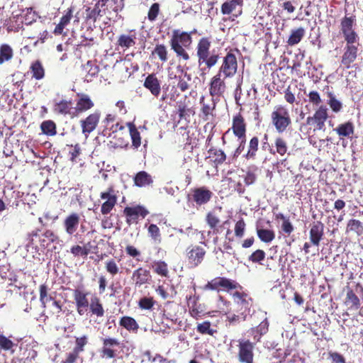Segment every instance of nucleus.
Listing matches in <instances>:
<instances>
[{"mask_svg": "<svg viewBox=\"0 0 363 363\" xmlns=\"http://www.w3.org/2000/svg\"><path fill=\"white\" fill-rule=\"evenodd\" d=\"M78 99L76 101V106L72 111V117L78 116L79 114L84 113L94 106V103L90 96L86 94H77Z\"/></svg>", "mask_w": 363, "mask_h": 363, "instance_id": "obj_20", "label": "nucleus"}, {"mask_svg": "<svg viewBox=\"0 0 363 363\" xmlns=\"http://www.w3.org/2000/svg\"><path fill=\"white\" fill-rule=\"evenodd\" d=\"M179 306L173 302L168 301L165 303L164 308L163 310V316L167 319L177 323L179 320L178 311Z\"/></svg>", "mask_w": 363, "mask_h": 363, "instance_id": "obj_31", "label": "nucleus"}, {"mask_svg": "<svg viewBox=\"0 0 363 363\" xmlns=\"http://www.w3.org/2000/svg\"><path fill=\"white\" fill-rule=\"evenodd\" d=\"M259 140L257 136H253L249 141L247 146V151L244 155V157L249 160H255L257 157V152L259 150Z\"/></svg>", "mask_w": 363, "mask_h": 363, "instance_id": "obj_35", "label": "nucleus"}, {"mask_svg": "<svg viewBox=\"0 0 363 363\" xmlns=\"http://www.w3.org/2000/svg\"><path fill=\"white\" fill-rule=\"evenodd\" d=\"M204 99V96H201L200 99V104H201V111L202 113V118L205 121H208L210 116H213V111L216 109V101L215 99L212 97L211 103H205Z\"/></svg>", "mask_w": 363, "mask_h": 363, "instance_id": "obj_34", "label": "nucleus"}, {"mask_svg": "<svg viewBox=\"0 0 363 363\" xmlns=\"http://www.w3.org/2000/svg\"><path fill=\"white\" fill-rule=\"evenodd\" d=\"M328 101L327 104L334 113H340L343 108L342 103L336 98L335 94L333 91H327Z\"/></svg>", "mask_w": 363, "mask_h": 363, "instance_id": "obj_38", "label": "nucleus"}, {"mask_svg": "<svg viewBox=\"0 0 363 363\" xmlns=\"http://www.w3.org/2000/svg\"><path fill=\"white\" fill-rule=\"evenodd\" d=\"M255 342H250L249 340H238V360L241 363H247L254 359V348Z\"/></svg>", "mask_w": 363, "mask_h": 363, "instance_id": "obj_15", "label": "nucleus"}, {"mask_svg": "<svg viewBox=\"0 0 363 363\" xmlns=\"http://www.w3.org/2000/svg\"><path fill=\"white\" fill-rule=\"evenodd\" d=\"M234 52H239L238 48L230 49L223 57L222 64L218 71L224 78H231L235 76L238 71V63Z\"/></svg>", "mask_w": 363, "mask_h": 363, "instance_id": "obj_9", "label": "nucleus"}, {"mask_svg": "<svg viewBox=\"0 0 363 363\" xmlns=\"http://www.w3.org/2000/svg\"><path fill=\"white\" fill-rule=\"evenodd\" d=\"M134 184L138 187H143L152 184L153 180L150 174L145 171L138 172L133 178Z\"/></svg>", "mask_w": 363, "mask_h": 363, "instance_id": "obj_36", "label": "nucleus"}, {"mask_svg": "<svg viewBox=\"0 0 363 363\" xmlns=\"http://www.w3.org/2000/svg\"><path fill=\"white\" fill-rule=\"evenodd\" d=\"M143 86L148 89L150 93L157 97L161 91L160 82L155 74H150L145 78Z\"/></svg>", "mask_w": 363, "mask_h": 363, "instance_id": "obj_30", "label": "nucleus"}, {"mask_svg": "<svg viewBox=\"0 0 363 363\" xmlns=\"http://www.w3.org/2000/svg\"><path fill=\"white\" fill-rule=\"evenodd\" d=\"M324 224L320 221L313 222L309 231V238L311 242L315 246L320 245V242L324 236Z\"/></svg>", "mask_w": 363, "mask_h": 363, "instance_id": "obj_26", "label": "nucleus"}, {"mask_svg": "<svg viewBox=\"0 0 363 363\" xmlns=\"http://www.w3.org/2000/svg\"><path fill=\"white\" fill-rule=\"evenodd\" d=\"M272 123L279 133L285 132L291 124L289 110L282 105L276 106L271 113Z\"/></svg>", "mask_w": 363, "mask_h": 363, "instance_id": "obj_5", "label": "nucleus"}, {"mask_svg": "<svg viewBox=\"0 0 363 363\" xmlns=\"http://www.w3.org/2000/svg\"><path fill=\"white\" fill-rule=\"evenodd\" d=\"M246 224L242 218L238 220L235 225V235L238 238H242L245 233Z\"/></svg>", "mask_w": 363, "mask_h": 363, "instance_id": "obj_63", "label": "nucleus"}, {"mask_svg": "<svg viewBox=\"0 0 363 363\" xmlns=\"http://www.w3.org/2000/svg\"><path fill=\"white\" fill-rule=\"evenodd\" d=\"M274 155L279 154L280 156H284L287 152L289 147L286 140L281 136L277 137L274 142Z\"/></svg>", "mask_w": 363, "mask_h": 363, "instance_id": "obj_45", "label": "nucleus"}, {"mask_svg": "<svg viewBox=\"0 0 363 363\" xmlns=\"http://www.w3.org/2000/svg\"><path fill=\"white\" fill-rule=\"evenodd\" d=\"M137 33L135 30H130L128 33L121 34L117 40L116 45L123 51L127 50L136 44Z\"/></svg>", "mask_w": 363, "mask_h": 363, "instance_id": "obj_23", "label": "nucleus"}, {"mask_svg": "<svg viewBox=\"0 0 363 363\" xmlns=\"http://www.w3.org/2000/svg\"><path fill=\"white\" fill-rule=\"evenodd\" d=\"M206 246L204 242H200L199 244H191L186 248L184 256L191 268H196L203 262L206 255L204 247Z\"/></svg>", "mask_w": 363, "mask_h": 363, "instance_id": "obj_7", "label": "nucleus"}, {"mask_svg": "<svg viewBox=\"0 0 363 363\" xmlns=\"http://www.w3.org/2000/svg\"><path fill=\"white\" fill-rule=\"evenodd\" d=\"M48 286L45 284H41L39 286L40 301L43 307L46 306L48 301H52L55 298L50 294H48Z\"/></svg>", "mask_w": 363, "mask_h": 363, "instance_id": "obj_56", "label": "nucleus"}, {"mask_svg": "<svg viewBox=\"0 0 363 363\" xmlns=\"http://www.w3.org/2000/svg\"><path fill=\"white\" fill-rule=\"evenodd\" d=\"M231 129L235 136L238 139L246 138L247 123L245 118L240 113L233 116Z\"/></svg>", "mask_w": 363, "mask_h": 363, "instance_id": "obj_21", "label": "nucleus"}, {"mask_svg": "<svg viewBox=\"0 0 363 363\" xmlns=\"http://www.w3.org/2000/svg\"><path fill=\"white\" fill-rule=\"evenodd\" d=\"M213 196V193L207 186H202L192 188L186 195L189 204L199 209L208 203Z\"/></svg>", "mask_w": 363, "mask_h": 363, "instance_id": "obj_4", "label": "nucleus"}, {"mask_svg": "<svg viewBox=\"0 0 363 363\" xmlns=\"http://www.w3.org/2000/svg\"><path fill=\"white\" fill-rule=\"evenodd\" d=\"M87 292H84L79 289H76L73 291V298L75 303L77 312L79 315H84L87 310L89 305Z\"/></svg>", "mask_w": 363, "mask_h": 363, "instance_id": "obj_19", "label": "nucleus"}, {"mask_svg": "<svg viewBox=\"0 0 363 363\" xmlns=\"http://www.w3.org/2000/svg\"><path fill=\"white\" fill-rule=\"evenodd\" d=\"M105 269L113 277L120 272V269L113 259H108L105 262Z\"/></svg>", "mask_w": 363, "mask_h": 363, "instance_id": "obj_60", "label": "nucleus"}, {"mask_svg": "<svg viewBox=\"0 0 363 363\" xmlns=\"http://www.w3.org/2000/svg\"><path fill=\"white\" fill-rule=\"evenodd\" d=\"M329 109L325 104L319 106L312 116L306 118V125L313 128V131L325 130V122L329 118Z\"/></svg>", "mask_w": 363, "mask_h": 363, "instance_id": "obj_8", "label": "nucleus"}, {"mask_svg": "<svg viewBox=\"0 0 363 363\" xmlns=\"http://www.w3.org/2000/svg\"><path fill=\"white\" fill-rule=\"evenodd\" d=\"M16 346H17L16 343L0 331V351H10L11 353H13V347Z\"/></svg>", "mask_w": 363, "mask_h": 363, "instance_id": "obj_50", "label": "nucleus"}, {"mask_svg": "<svg viewBox=\"0 0 363 363\" xmlns=\"http://www.w3.org/2000/svg\"><path fill=\"white\" fill-rule=\"evenodd\" d=\"M308 101L317 108L320 106L323 102L320 94L317 91L313 90L308 94Z\"/></svg>", "mask_w": 363, "mask_h": 363, "instance_id": "obj_62", "label": "nucleus"}, {"mask_svg": "<svg viewBox=\"0 0 363 363\" xmlns=\"http://www.w3.org/2000/svg\"><path fill=\"white\" fill-rule=\"evenodd\" d=\"M151 55L152 56L157 55L162 62H165L168 60L167 48L164 44H157Z\"/></svg>", "mask_w": 363, "mask_h": 363, "instance_id": "obj_54", "label": "nucleus"}, {"mask_svg": "<svg viewBox=\"0 0 363 363\" xmlns=\"http://www.w3.org/2000/svg\"><path fill=\"white\" fill-rule=\"evenodd\" d=\"M13 52L8 44H2L0 46V65L12 59Z\"/></svg>", "mask_w": 363, "mask_h": 363, "instance_id": "obj_53", "label": "nucleus"}, {"mask_svg": "<svg viewBox=\"0 0 363 363\" xmlns=\"http://www.w3.org/2000/svg\"><path fill=\"white\" fill-rule=\"evenodd\" d=\"M196 30H194L187 33L179 30H173L169 44L177 57H180L185 61L190 59V56L184 48L190 47L192 43L191 34L196 33Z\"/></svg>", "mask_w": 363, "mask_h": 363, "instance_id": "obj_3", "label": "nucleus"}, {"mask_svg": "<svg viewBox=\"0 0 363 363\" xmlns=\"http://www.w3.org/2000/svg\"><path fill=\"white\" fill-rule=\"evenodd\" d=\"M147 232L150 236L155 241L160 242L161 240V234L160 230L158 226L155 224H150L148 226Z\"/></svg>", "mask_w": 363, "mask_h": 363, "instance_id": "obj_64", "label": "nucleus"}, {"mask_svg": "<svg viewBox=\"0 0 363 363\" xmlns=\"http://www.w3.org/2000/svg\"><path fill=\"white\" fill-rule=\"evenodd\" d=\"M84 67L86 72V77H89V80L96 77L99 72V67L96 65V62L89 60Z\"/></svg>", "mask_w": 363, "mask_h": 363, "instance_id": "obj_57", "label": "nucleus"}, {"mask_svg": "<svg viewBox=\"0 0 363 363\" xmlns=\"http://www.w3.org/2000/svg\"><path fill=\"white\" fill-rule=\"evenodd\" d=\"M73 6H70L65 11V13L60 18L59 23L55 26L53 30V33L55 35H60L63 33L64 29L69 24L73 18Z\"/></svg>", "mask_w": 363, "mask_h": 363, "instance_id": "obj_28", "label": "nucleus"}, {"mask_svg": "<svg viewBox=\"0 0 363 363\" xmlns=\"http://www.w3.org/2000/svg\"><path fill=\"white\" fill-rule=\"evenodd\" d=\"M42 238H40V246L41 249H46L50 243L55 242L58 237L51 230H46L43 234Z\"/></svg>", "mask_w": 363, "mask_h": 363, "instance_id": "obj_48", "label": "nucleus"}, {"mask_svg": "<svg viewBox=\"0 0 363 363\" xmlns=\"http://www.w3.org/2000/svg\"><path fill=\"white\" fill-rule=\"evenodd\" d=\"M206 222L209 228L213 230V233H218V225L220 223L219 217L213 211H209L206 216Z\"/></svg>", "mask_w": 363, "mask_h": 363, "instance_id": "obj_49", "label": "nucleus"}, {"mask_svg": "<svg viewBox=\"0 0 363 363\" xmlns=\"http://www.w3.org/2000/svg\"><path fill=\"white\" fill-rule=\"evenodd\" d=\"M110 2V0H93L89 6H84V11L77 12L74 23L78 24L82 20L85 28H96L97 20L111 13L108 9Z\"/></svg>", "mask_w": 363, "mask_h": 363, "instance_id": "obj_1", "label": "nucleus"}, {"mask_svg": "<svg viewBox=\"0 0 363 363\" xmlns=\"http://www.w3.org/2000/svg\"><path fill=\"white\" fill-rule=\"evenodd\" d=\"M357 16L354 14H345L340 22V32L345 42L359 41V34L356 30Z\"/></svg>", "mask_w": 363, "mask_h": 363, "instance_id": "obj_6", "label": "nucleus"}, {"mask_svg": "<svg viewBox=\"0 0 363 363\" xmlns=\"http://www.w3.org/2000/svg\"><path fill=\"white\" fill-rule=\"evenodd\" d=\"M211 40L209 37H203L198 41L196 45V57L199 67L203 65L208 69L214 67L220 58L219 50L211 51Z\"/></svg>", "mask_w": 363, "mask_h": 363, "instance_id": "obj_2", "label": "nucleus"}, {"mask_svg": "<svg viewBox=\"0 0 363 363\" xmlns=\"http://www.w3.org/2000/svg\"><path fill=\"white\" fill-rule=\"evenodd\" d=\"M208 153L209 157L212 158V161L216 167L223 164L226 160V155L220 149L211 147L209 149Z\"/></svg>", "mask_w": 363, "mask_h": 363, "instance_id": "obj_39", "label": "nucleus"}, {"mask_svg": "<svg viewBox=\"0 0 363 363\" xmlns=\"http://www.w3.org/2000/svg\"><path fill=\"white\" fill-rule=\"evenodd\" d=\"M269 321L265 318L257 326L249 330L250 335L252 337L255 344L260 341L262 337L269 331Z\"/></svg>", "mask_w": 363, "mask_h": 363, "instance_id": "obj_29", "label": "nucleus"}, {"mask_svg": "<svg viewBox=\"0 0 363 363\" xmlns=\"http://www.w3.org/2000/svg\"><path fill=\"white\" fill-rule=\"evenodd\" d=\"M241 287L240 285L235 280L228 279L226 277H218L210 281H208L204 285V290L219 291L223 290H233Z\"/></svg>", "mask_w": 363, "mask_h": 363, "instance_id": "obj_12", "label": "nucleus"}, {"mask_svg": "<svg viewBox=\"0 0 363 363\" xmlns=\"http://www.w3.org/2000/svg\"><path fill=\"white\" fill-rule=\"evenodd\" d=\"M188 302V307L190 315L198 320L205 315L203 310L202 309L201 305L198 303L199 297L195 294H190L186 296Z\"/></svg>", "mask_w": 363, "mask_h": 363, "instance_id": "obj_24", "label": "nucleus"}, {"mask_svg": "<svg viewBox=\"0 0 363 363\" xmlns=\"http://www.w3.org/2000/svg\"><path fill=\"white\" fill-rule=\"evenodd\" d=\"M346 233H354L358 236L362 235L363 233V224L357 219H350L347 223Z\"/></svg>", "mask_w": 363, "mask_h": 363, "instance_id": "obj_47", "label": "nucleus"}, {"mask_svg": "<svg viewBox=\"0 0 363 363\" xmlns=\"http://www.w3.org/2000/svg\"><path fill=\"white\" fill-rule=\"evenodd\" d=\"M305 29L302 27L294 29L287 40V44L289 46H294L299 43L305 35Z\"/></svg>", "mask_w": 363, "mask_h": 363, "instance_id": "obj_44", "label": "nucleus"}, {"mask_svg": "<svg viewBox=\"0 0 363 363\" xmlns=\"http://www.w3.org/2000/svg\"><path fill=\"white\" fill-rule=\"evenodd\" d=\"M126 125L129 129V133L132 140V146L134 148L138 149L141 145L140 133L133 122L127 123Z\"/></svg>", "mask_w": 363, "mask_h": 363, "instance_id": "obj_41", "label": "nucleus"}, {"mask_svg": "<svg viewBox=\"0 0 363 363\" xmlns=\"http://www.w3.org/2000/svg\"><path fill=\"white\" fill-rule=\"evenodd\" d=\"M223 75L217 72L211 79L209 83V94L213 97L219 98L223 96L226 90V84Z\"/></svg>", "mask_w": 363, "mask_h": 363, "instance_id": "obj_16", "label": "nucleus"}, {"mask_svg": "<svg viewBox=\"0 0 363 363\" xmlns=\"http://www.w3.org/2000/svg\"><path fill=\"white\" fill-rule=\"evenodd\" d=\"M334 130L341 138H350L354 133V125L352 121H348L339 124Z\"/></svg>", "mask_w": 363, "mask_h": 363, "instance_id": "obj_33", "label": "nucleus"}, {"mask_svg": "<svg viewBox=\"0 0 363 363\" xmlns=\"http://www.w3.org/2000/svg\"><path fill=\"white\" fill-rule=\"evenodd\" d=\"M101 117L99 111L89 114L86 118L80 121L82 133L87 136L94 131L98 125Z\"/></svg>", "mask_w": 363, "mask_h": 363, "instance_id": "obj_22", "label": "nucleus"}, {"mask_svg": "<svg viewBox=\"0 0 363 363\" xmlns=\"http://www.w3.org/2000/svg\"><path fill=\"white\" fill-rule=\"evenodd\" d=\"M32 77L36 80H40L45 77V71L40 60L34 61L30 66Z\"/></svg>", "mask_w": 363, "mask_h": 363, "instance_id": "obj_42", "label": "nucleus"}, {"mask_svg": "<svg viewBox=\"0 0 363 363\" xmlns=\"http://www.w3.org/2000/svg\"><path fill=\"white\" fill-rule=\"evenodd\" d=\"M131 278L135 286L140 287L143 284L149 283L151 275L149 270L143 267H139L133 271Z\"/></svg>", "mask_w": 363, "mask_h": 363, "instance_id": "obj_27", "label": "nucleus"}, {"mask_svg": "<svg viewBox=\"0 0 363 363\" xmlns=\"http://www.w3.org/2000/svg\"><path fill=\"white\" fill-rule=\"evenodd\" d=\"M346 289L347 294L345 303L349 306V309H358L360 306L359 298L351 288L347 286Z\"/></svg>", "mask_w": 363, "mask_h": 363, "instance_id": "obj_37", "label": "nucleus"}, {"mask_svg": "<svg viewBox=\"0 0 363 363\" xmlns=\"http://www.w3.org/2000/svg\"><path fill=\"white\" fill-rule=\"evenodd\" d=\"M70 252L74 257L82 256L86 257L90 253V250L86 245L80 246L79 245H75L72 246L70 248Z\"/></svg>", "mask_w": 363, "mask_h": 363, "instance_id": "obj_58", "label": "nucleus"}, {"mask_svg": "<svg viewBox=\"0 0 363 363\" xmlns=\"http://www.w3.org/2000/svg\"><path fill=\"white\" fill-rule=\"evenodd\" d=\"M191 81V76L186 72L184 73V77H179V82L177 83V88L181 91H186L189 88V82Z\"/></svg>", "mask_w": 363, "mask_h": 363, "instance_id": "obj_59", "label": "nucleus"}, {"mask_svg": "<svg viewBox=\"0 0 363 363\" xmlns=\"http://www.w3.org/2000/svg\"><path fill=\"white\" fill-rule=\"evenodd\" d=\"M119 325L129 332L136 333L139 328V325L136 320L130 316L125 315L121 318Z\"/></svg>", "mask_w": 363, "mask_h": 363, "instance_id": "obj_43", "label": "nucleus"}, {"mask_svg": "<svg viewBox=\"0 0 363 363\" xmlns=\"http://www.w3.org/2000/svg\"><path fill=\"white\" fill-rule=\"evenodd\" d=\"M257 235L259 240L264 242H271L275 238L274 230L257 228Z\"/></svg>", "mask_w": 363, "mask_h": 363, "instance_id": "obj_51", "label": "nucleus"}, {"mask_svg": "<svg viewBox=\"0 0 363 363\" xmlns=\"http://www.w3.org/2000/svg\"><path fill=\"white\" fill-rule=\"evenodd\" d=\"M56 124L51 120L44 121L40 125V129L45 135L54 136L57 134Z\"/></svg>", "mask_w": 363, "mask_h": 363, "instance_id": "obj_52", "label": "nucleus"}, {"mask_svg": "<svg viewBox=\"0 0 363 363\" xmlns=\"http://www.w3.org/2000/svg\"><path fill=\"white\" fill-rule=\"evenodd\" d=\"M118 191L113 185L109 186L105 191L100 193V198L105 201L101 204V213L102 215L110 213L118 201Z\"/></svg>", "mask_w": 363, "mask_h": 363, "instance_id": "obj_11", "label": "nucleus"}, {"mask_svg": "<svg viewBox=\"0 0 363 363\" xmlns=\"http://www.w3.org/2000/svg\"><path fill=\"white\" fill-rule=\"evenodd\" d=\"M244 0H225L221 4L220 12L223 15L232 14L238 17L242 13Z\"/></svg>", "mask_w": 363, "mask_h": 363, "instance_id": "obj_17", "label": "nucleus"}, {"mask_svg": "<svg viewBox=\"0 0 363 363\" xmlns=\"http://www.w3.org/2000/svg\"><path fill=\"white\" fill-rule=\"evenodd\" d=\"M233 297L235 298L238 311L244 315L249 313L252 305V298L246 293L239 291L235 292L233 294Z\"/></svg>", "mask_w": 363, "mask_h": 363, "instance_id": "obj_18", "label": "nucleus"}, {"mask_svg": "<svg viewBox=\"0 0 363 363\" xmlns=\"http://www.w3.org/2000/svg\"><path fill=\"white\" fill-rule=\"evenodd\" d=\"M72 101L62 100L54 106V111L62 115H70L72 116Z\"/></svg>", "mask_w": 363, "mask_h": 363, "instance_id": "obj_46", "label": "nucleus"}, {"mask_svg": "<svg viewBox=\"0 0 363 363\" xmlns=\"http://www.w3.org/2000/svg\"><path fill=\"white\" fill-rule=\"evenodd\" d=\"M152 269L157 275L165 278L169 277V267L167 263L164 261H154L152 264Z\"/></svg>", "mask_w": 363, "mask_h": 363, "instance_id": "obj_40", "label": "nucleus"}, {"mask_svg": "<svg viewBox=\"0 0 363 363\" xmlns=\"http://www.w3.org/2000/svg\"><path fill=\"white\" fill-rule=\"evenodd\" d=\"M88 308L91 315H96L98 318H101L104 315L105 311L101 299L96 295L91 298L90 303Z\"/></svg>", "mask_w": 363, "mask_h": 363, "instance_id": "obj_32", "label": "nucleus"}, {"mask_svg": "<svg viewBox=\"0 0 363 363\" xmlns=\"http://www.w3.org/2000/svg\"><path fill=\"white\" fill-rule=\"evenodd\" d=\"M123 214L126 218V223L131 225L132 224H137L139 218H145L149 214V211L143 206L136 205L125 207Z\"/></svg>", "mask_w": 363, "mask_h": 363, "instance_id": "obj_13", "label": "nucleus"}, {"mask_svg": "<svg viewBox=\"0 0 363 363\" xmlns=\"http://www.w3.org/2000/svg\"><path fill=\"white\" fill-rule=\"evenodd\" d=\"M102 347L99 350L102 359H113L117 356L119 341L113 337L101 338Z\"/></svg>", "mask_w": 363, "mask_h": 363, "instance_id": "obj_14", "label": "nucleus"}, {"mask_svg": "<svg viewBox=\"0 0 363 363\" xmlns=\"http://www.w3.org/2000/svg\"><path fill=\"white\" fill-rule=\"evenodd\" d=\"M359 42H345L343 53L341 56L340 64L345 69H350L359 55Z\"/></svg>", "mask_w": 363, "mask_h": 363, "instance_id": "obj_10", "label": "nucleus"}, {"mask_svg": "<svg viewBox=\"0 0 363 363\" xmlns=\"http://www.w3.org/2000/svg\"><path fill=\"white\" fill-rule=\"evenodd\" d=\"M80 216L76 212L67 215L63 220V227L69 235H72L77 230L80 223Z\"/></svg>", "mask_w": 363, "mask_h": 363, "instance_id": "obj_25", "label": "nucleus"}, {"mask_svg": "<svg viewBox=\"0 0 363 363\" xmlns=\"http://www.w3.org/2000/svg\"><path fill=\"white\" fill-rule=\"evenodd\" d=\"M155 303L153 297H143L138 301V306L142 310H150Z\"/></svg>", "mask_w": 363, "mask_h": 363, "instance_id": "obj_61", "label": "nucleus"}, {"mask_svg": "<svg viewBox=\"0 0 363 363\" xmlns=\"http://www.w3.org/2000/svg\"><path fill=\"white\" fill-rule=\"evenodd\" d=\"M196 332L201 335H208L213 336L216 333V330H214L211 328V323L210 321L206 320L198 323L196 326Z\"/></svg>", "mask_w": 363, "mask_h": 363, "instance_id": "obj_55", "label": "nucleus"}]
</instances>
